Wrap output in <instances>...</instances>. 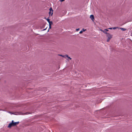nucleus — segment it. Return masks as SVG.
Returning a JSON list of instances; mask_svg holds the SVG:
<instances>
[{"label":"nucleus","instance_id":"1","mask_svg":"<svg viewBox=\"0 0 132 132\" xmlns=\"http://www.w3.org/2000/svg\"><path fill=\"white\" fill-rule=\"evenodd\" d=\"M106 36L108 37L107 39V42H108L110 39L112 37V35L109 33H107Z\"/></svg>","mask_w":132,"mask_h":132},{"label":"nucleus","instance_id":"2","mask_svg":"<svg viewBox=\"0 0 132 132\" xmlns=\"http://www.w3.org/2000/svg\"><path fill=\"white\" fill-rule=\"evenodd\" d=\"M14 121L13 120H12V122L9 123L8 126V127L10 128H11L12 126H13V122Z\"/></svg>","mask_w":132,"mask_h":132},{"label":"nucleus","instance_id":"3","mask_svg":"<svg viewBox=\"0 0 132 132\" xmlns=\"http://www.w3.org/2000/svg\"><path fill=\"white\" fill-rule=\"evenodd\" d=\"M58 55L64 57H65L66 56L68 57L69 59H71V58L70 57H69L68 56V55H62L59 54Z\"/></svg>","mask_w":132,"mask_h":132},{"label":"nucleus","instance_id":"4","mask_svg":"<svg viewBox=\"0 0 132 132\" xmlns=\"http://www.w3.org/2000/svg\"><path fill=\"white\" fill-rule=\"evenodd\" d=\"M90 19H91V20L93 21H94V15H91L90 16Z\"/></svg>","mask_w":132,"mask_h":132},{"label":"nucleus","instance_id":"5","mask_svg":"<svg viewBox=\"0 0 132 132\" xmlns=\"http://www.w3.org/2000/svg\"><path fill=\"white\" fill-rule=\"evenodd\" d=\"M19 122H14V121L13 122V126H15L16 125H18L19 124Z\"/></svg>","mask_w":132,"mask_h":132},{"label":"nucleus","instance_id":"6","mask_svg":"<svg viewBox=\"0 0 132 132\" xmlns=\"http://www.w3.org/2000/svg\"><path fill=\"white\" fill-rule=\"evenodd\" d=\"M47 21L49 22V25H50H50H51V24H52V22L51 21H50V19H47Z\"/></svg>","mask_w":132,"mask_h":132},{"label":"nucleus","instance_id":"7","mask_svg":"<svg viewBox=\"0 0 132 132\" xmlns=\"http://www.w3.org/2000/svg\"><path fill=\"white\" fill-rule=\"evenodd\" d=\"M120 28L121 30L123 31H125L126 30V29L123 28Z\"/></svg>","mask_w":132,"mask_h":132},{"label":"nucleus","instance_id":"8","mask_svg":"<svg viewBox=\"0 0 132 132\" xmlns=\"http://www.w3.org/2000/svg\"><path fill=\"white\" fill-rule=\"evenodd\" d=\"M49 10H50V11H52V13L51 14V15H52V14H53L52 12L53 11V10L52 8L51 7L49 9Z\"/></svg>","mask_w":132,"mask_h":132},{"label":"nucleus","instance_id":"9","mask_svg":"<svg viewBox=\"0 0 132 132\" xmlns=\"http://www.w3.org/2000/svg\"><path fill=\"white\" fill-rule=\"evenodd\" d=\"M103 32L104 33H105L106 34H107V32L106 31H105V30H103Z\"/></svg>","mask_w":132,"mask_h":132},{"label":"nucleus","instance_id":"10","mask_svg":"<svg viewBox=\"0 0 132 132\" xmlns=\"http://www.w3.org/2000/svg\"><path fill=\"white\" fill-rule=\"evenodd\" d=\"M112 28L113 29H116L118 28V27H113V28Z\"/></svg>","mask_w":132,"mask_h":132},{"label":"nucleus","instance_id":"11","mask_svg":"<svg viewBox=\"0 0 132 132\" xmlns=\"http://www.w3.org/2000/svg\"><path fill=\"white\" fill-rule=\"evenodd\" d=\"M83 32V31L81 30L79 32L80 34H82Z\"/></svg>","mask_w":132,"mask_h":132},{"label":"nucleus","instance_id":"12","mask_svg":"<svg viewBox=\"0 0 132 132\" xmlns=\"http://www.w3.org/2000/svg\"><path fill=\"white\" fill-rule=\"evenodd\" d=\"M60 1L61 2H63L64 1V0H60Z\"/></svg>","mask_w":132,"mask_h":132},{"label":"nucleus","instance_id":"13","mask_svg":"<svg viewBox=\"0 0 132 132\" xmlns=\"http://www.w3.org/2000/svg\"><path fill=\"white\" fill-rule=\"evenodd\" d=\"M105 30L106 31V32L108 31V30L107 29H105Z\"/></svg>","mask_w":132,"mask_h":132},{"label":"nucleus","instance_id":"14","mask_svg":"<svg viewBox=\"0 0 132 132\" xmlns=\"http://www.w3.org/2000/svg\"><path fill=\"white\" fill-rule=\"evenodd\" d=\"M100 30L102 32H103V30H102V29H100Z\"/></svg>","mask_w":132,"mask_h":132},{"label":"nucleus","instance_id":"15","mask_svg":"<svg viewBox=\"0 0 132 132\" xmlns=\"http://www.w3.org/2000/svg\"><path fill=\"white\" fill-rule=\"evenodd\" d=\"M109 29H112V28H109Z\"/></svg>","mask_w":132,"mask_h":132},{"label":"nucleus","instance_id":"16","mask_svg":"<svg viewBox=\"0 0 132 132\" xmlns=\"http://www.w3.org/2000/svg\"><path fill=\"white\" fill-rule=\"evenodd\" d=\"M51 11H50V12H49V14H51Z\"/></svg>","mask_w":132,"mask_h":132},{"label":"nucleus","instance_id":"17","mask_svg":"<svg viewBox=\"0 0 132 132\" xmlns=\"http://www.w3.org/2000/svg\"><path fill=\"white\" fill-rule=\"evenodd\" d=\"M79 30V29H77V31H78V30Z\"/></svg>","mask_w":132,"mask_h":132},{"label":"nucleus","instance_id":"18","mask_svg":"<svg viewBox=\"0 0 132 132\" xmlns=\"http://www.w3.org/2000/svg\"><path fill=\"white\" fill-rule=\"evenodd\" d=\"M49 26H50V28H51V26H50V25H49Z\"/></svg>","mask_w":132,"mask_h":132}]
</instances>
